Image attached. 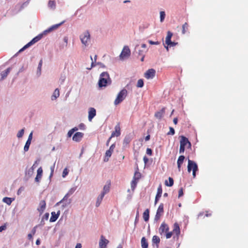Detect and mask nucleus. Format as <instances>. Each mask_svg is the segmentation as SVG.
<instances>
[{
	"label": "nucleus",
	"instance_id": "1",
	"mask_svg": "<svg viewBox=\"0 0 248 248\" xmlns=\"http://www.w3.org/2000/svg\"><path fill=\"white\" fill-rule=\"evenodd\" d=\"M63 23V22L59 24H56L55 25H54L49 28L48 30H46L44 31V33H41L34 37L33 39H32L31 41L30 42H29L27 44H26L25 46H24L21 49H20L18 52H21L24 50L25 49L27 48L32 45L34 44V43H36L38 41H39L43 37L44 34H46L47 32H49L54 29H55L57 28L60 25L62 24Z\"/></svg>",
	"mask_w": 248,
	"mask_h": 248
},
{
	"label": "nucleus",
	"instance_id": "2",
	"mask_svg": "<svg viewBox=\"0 0 248 248\" xmlns=\"http://www.w3.org/2000/svg\"><path fill=\"white\" fill-rule=\"evenodd\" d=\"M111 82L108 74L107 72H103L100 76L98 85L100 88L106 87L108 83Z\"/></svg>",
	"mask_w": 248,
	"mask_h": 248
},
{
	"label": "nucleus",
	"instance_id": "3",
	"mask_svg": "<svg viewBox=\"0 0 248 248\" xmlns=\"http://www.w3.org/2000/svg\"><path fill=\"white\" fill-rule=\"evenodd\" d=\"M127 95V91L126 89H122L118 94L117 96L114 100V103L115 105H117L121 103L126 97Z\"/></svg>",
	"mask_w": 248,
	"mask_h": 248
},
{
	"label": "nucleus",
	"instance_id": "4",
	"mask_svg": "<svg viewBox=\"0 0 248 248\" xmlns=\"http://www.w3.org/2000/svg\"><path fill=\"white\" fill-rule=\"evenodd\" d=\"M186 226V222L185 220L183 222H180V224L175 222L173 224V232H180L181 230L184 232Z\"/></svg>",
	"mask_w": 248,
	"mask_h": 248
},
{
	"label": "nucleus",
	"instance_id": "5",
	"mask_svg": "<svg viewBox=\"0 0 248 248\" xmlns=\"http://www.w3.org/2000/svg\"><path fill=\"white\" fill-rule=\"evenodd\" d=\"M192 170V175L193 178L196 177V172L198 170L197 164L191 160L188 159L187 165V171L190 172Z\"/></svg>",
	"mask_w": 248,
	"mask_h": 248
},
{
	"label": "nucleus",
	"instance_id": "6",
	"mask_svg": "<svg viewBox=\"0 0 248 248\" xmlns=\"http://www.w3.org/2000/svg\"><path fill=\"white\" fill-rule=\"evenodd\" d=\"M80 39L82 43L85 46L88 45L90 40V34L88 31H86L80 36Z\"/></svg>",
	"mask_w": 248,
	"mask_h": 248
},
{
	"label": "nucleus",
	"instance_id": "7",
	"mask_svg": "<svg viewBox=\"0 0 248 248\" xmlns=\"http://www.w3.org/2000/svg\"><path fill=\"white\" fill-rule=\"evenodd\" d=\"M131 54L130 50L128 46H124L123 49V50L120 55L121 59L124 60V59L128 58Z\"/></svg>",
	"mask_w": 248,
	"mask_h": 248
},
{
	"label": "nucleus",
	"instance_id": "8",
	"mask_svg": "<svg viewBox=\"0 0 248 248\" xmlns=\"http://www.w3.org/2000/svg\"><path fill=\"white\" fill-rule=\"evenodd\" d=\"M109 241L103 235H101L99 242V248H107Z\"/></svg>",
	"mask_w": 248,
	"mask_h": 248
},
{
	"label": "nucleus",
	"instance_id": "9",
	"mask_svg": "<svg viewBox=\"0 0 248 248\" xmlns=\"http://www.w3.org/2000/svg\"><path fill=\"white\" fill-rule=\"evenodd\" d=\"M180 145H182L184 147H187L188 148H190L191 144V143L189 141L187 138L186 137L182 136L181 137V140L180 141Z\"/></svg>",
	"mask_w": 248,
	"mask_h": 248
},
{
	"label": "nucleus",
	"instance_id": "10",
	"mask_svg": "<svg viewBox=\"0 0 248 248\" xmlns=\"http://www.w3.org/2000/svg\"><path fill=\"white\" fill-rule=\"evenodd\" d=\"M155 75V71L154 69L148 70L144 74V77L147 79L153 78Z\"/></svg>",
	"mask_w": 248,
	"mask_h": 248
},
{
	"label": "nucleus",
	"instance_id": "11",
	"mask_svg": "<svg viewBox=\"0 0 248 248\" xmlns=\"http://www.w3.org/2000/svg\"><path fill=\"white\" fill-rule=\"evenodd\" d=\"M76 187H72L70 188L67 194L64 196L63 199L60 202L57 203V205H59L60 203L62 202L65 200H66L68 197L76 191Z\"/></svg>",
	"mask_w": 248,
	"mask_h": 248
},
{
	"label": "nucleus",
	"instance_id": "12",
	"mask_svg": "<svg viewBox=\"0 0 248 248\" xmlns=\"http://www.w3.org/2000/svg\"><path fill=\"white\" fill-rule=\"evenodd\" d=\"M121 135V128L120 126V124L118 123L115 126V131H113L111 133V137H114L115 136L118 137Z\"/></svg>",
	"mask_w": 248,
	"mask_h": 248
},
{
	"label": "nucleus",
	"instance_id": "13",
	"mask_svg": "<svg viewBox=\"0 0 248 248\" xmlns=\"http://www.w3.org/2000/svg\"><path fill=\"white\" fill-rule=\"evenodd\" d=\"M164 212V205L163 203H161L157 210L156 214L155 215V218L159 219Z\"/></svg>",
	"mask_w": 248,
	"mask_h": 248
},
{
	"label": "nucleus",
	"instance_id": "14",
	"mask_svg": "<svg viewBox=\"0 0 248 248\" xmlns=\"http://www.w3.org/2000/svg\"><path fill=\"white\" fill-rule=\"evenodd\" d=\"M46 207V203L45 200H42L40 202L39 206L37 208V210L41 213L42 214Z\"/></svg>",
	"mask_w": 248,
	"mask_h": 248
},
{
	"label": "nucleus",
	"instance_id": "15",
	"mask_svg": "<svg viewBox=\"0 0 248 248\" xmlns=\"http://www.w3.org/2000/svg\"><path fill=\"white\" fill-rule=\"evenodd\" d=\"M83 135L84 134L82 132H77L74 135L73 140L76 142H79L82 139Z\"/></svg>",
	"mask_w": 248,
	"mask_h": 248
},
{
	"label": "nucleus",
	"instance_id": "16",
	"mask_svg": "<svg viewBox=\"0 0 248 248\" xmlns=\"http://www.w3.org/2000/svg\"><path fill=\"white\" fill-rule=\"evenodd\" d=\"M43 175V169L42 167H39L37 171V175L35 178V181L36 182H39L41 180Z\"/></svg>",
	"mask_w": 248,
	"mask_h": 248
},
{
	"label": "nucleus",
	"instance_id": "17",
	"mask_svg": "<svg viewBox=\"0 0 248 248\" xmlns=\"http://www.w3.org/2000/svg\"><path fill=\"white\" fill-rule=\"evenodd\" d=\"M60 211L59 210L57 211V213L55 212H51V216L50 218V222H54L58 218L59 216L60 215Z\"/></svg>",
	"mask_w": 248,
	"mask_h": 248
},
{
	"label": "nucleus",
	"instance_id": "18",
	"mask_svg": "<svg viewBox=\"0 0 248 248\" xmlns=\"http://www.w3.org/2000/svg\"><path fill=\"white\" fill-rule=\"evenodd\" d=\"M96 115V110L93 108H91L89 109V115H88V119L90 121H91L93 119V118Z\"/></svg>",
	"mask_w": 248,
	"mask_h": 248
},
{
	"label": "nucleus",
	"instance_id": "19",
	"mask_svg": "<svg viewBox=\"0 0 248 248\" xmlns=\"http://www.w3.org/2000/svg\"><path fill=\"white\" fill-rule=\"evenodd\" d=\"M165 112V108H163L160 111L155 113V116L158 119H161Z\"/></svg>",
	"mask_w": 248,
	"mask_h": 248
},
{
	"label": "nucleus",
	"instance_id": "20",
	"mask_svg": "<svg viewBox=\"0 0 248 248\" xmlns=\"http://www.w3.org/2000/svg\"><path fill=\"white\" fill-rule=\"evenodd\" d=\"M169 228L167 224L165 223H163L161 224L159 231L161 232H169Z\"/></svg>",
	"mask_w": 248,
	"mask_h": 248
},
{
	"label": "nucleus",
	"instance_id": "21",
	"mask_svg": "<svg viewBox=\"0 0 248 248\" xmlns=\"http://www.w3.org/2000/svg\"><path fill=\"white\" fill-rule=\"evenodd\" d=\"M184 159L185 156L184 155H180L177 160V166L179 171H181V165L183 164Z\"/></svg>",
	"mask_w": 248,
	"mask_h": 248
},
{
	"label": "nucleus",
	"instance_id": "22",
	"mask_svg": "<svg viewBox=\"0 0 248 248\" xmlns=\"http://www.w3.org/2000/svg\"><path fill=\"white\" fill-rule=\"evenodd\" d=\"M114 151L111 150V149L109 148L105 153V157L104 158V161L107 162L108 160L109 157H110Z\"/></svg>",
	"mask_w": 248,
	"mask_h": 248
},
{
	"label": "nucleus",
	"instance_id": "23",
	"mask_svg": "<svg viewBox=\"0 0 248 248\" xmlns=\"http://www.w3.org/2000/svg\"><path fill=\"white\" fill-rule=\"evenodd\" d=\"M143 218L145 221H148L149 219V210L146 209L143 213Z\"/></svg>",
	"mask_w": 248,
	"mask_h": 248
},
{
	"label": "nucleus",
	"instance_id": "24",
	"mask_svg": "<svg viewBox=\"0 0 248 248\" xmlns=\"http://www.w3.org/2000/svg\"><path fill=\"white\" fill-rule=\"evenodd\" d=\"M172 36V33L170 31H168L167 32V35L166 36V41H165L166 44L170 43V42L171 41V38Z\"/></svg>",
	"mask_w": 248,
	"mask_h": 248
},
{
	"label": "nucleus",
	"instance_id": "25",
	"mask_svg": "<svg viewBox=\"0 0 248 248\" xmlns=\"http://www.w3.org/2000/svg\"><path fill=\"white\" fill-rule=\"evenodd\" d=\"M188 27H189V25L187 22L185 23L182 25V34H184L188 31Z\"/></svg>",
	"mask_w": 248,
	"mask_h": 248
},
{
	"label": "nucleus",
	"instance_id": "26",
	"mask_svg": "<svg viewBox=\"0 0 248 248\" xmlns=\"http://www.w3.org/2000/svg\"><path fill=\"white\" fill-rule=\"evenodd\" d=\"M60 95L59 90L58 89H56L52 95L51 99L52 100H55L57 98H58Z\"/></svg>",
	"mask_w": 248,
	"mask_h": 248
},
{
	"label": "nucleus",
	"instance_id": "27",
	"mask_svg": "<svg viewBox=\"0 0 248 248\" xmlns=\"http://www.w3.org/2000/svg\"><path fill=\"white\" fill-rule=\"evenodd\" d=\"M10 71L11 68H8L5 71L2 72L1 74V79H3L4 78H5Z\"/></svg>",
	"mask_w": 248,
	"mask_h": 248
},
{
	"label": "nucleus",
	"instance_id": "28",
	"mask_svg": "<svg viewBox=\"0 0 248 248\" xmlns=\"http://www.w3.org/2000/svg\"><path fill=\"white\" fill-rule=\"evenodd\" d=\"M104 197V194L102 193L98 197L96 202V207H98L100 205Z\"/></svg>",
	"mask_w": 248,
	"mask_h": 248
},
{
	"label": "nucleus",
	"instance_id": "29",
	"mask_svg": "<svg viewBox=\"0 0 248 248\" xmlns=\"http://www.w3.org/2000/svg\"><path fill=\"white\" fill-rule=\"evenodd\" d=\"M142 248H148V244L145 237H142L141 240Z\"/></svg>",
	"mask_w": 248,
	"mask_h": 248
},
{
	"label": "nucleus",
	"instance_id": "30",
	"mask_svg": "<svg viewBox=\"0 0 248 248\" xmlns=\"http://www.w3.org/2000/svg\"><path fill=\"white\" fill-rule=\"evenodd\" d=\"M110 183H109L104 186L103 187V191L101 193L102 194H104V195L109 192L110 189Z\"/></svg>",
	"mask_w": 248,
	"mask_h": 248
},
{
	"label": "nucleus",
	"instance_id": "31",
	"mask_svg": "<svg viewBox=\"0 0 248 248\" xmlns=\"http://www.w3.org/2000/svg\"><path fill=\"white\" fill-rule=\"evenodd\" d=\"M2 201L4 202H5L8 205H10L13 202V199L9 197H5L3 199Z\"/></svg>",
	"mask_w": 248,
	"mask_h": 248
},
{
	"label": "nucleus",
	"instance_id": "32",
	"mask_svg": "<svg viewBox=\"0 0 248 248\" xmlns=\"http://www.w3.org/2000/svg\"><path fill=\"white\" fill-rule=\"evenodd\" d=\"M162 193V188L161 185H160L157 188V191L156 196L161 197Z\"/></svg>",
	"mask_w": 248,
	"mask_h": 248
},
{
	"label": "nucleus",
	"instance_id": "33",
	"mask_svg": "<svg viewBox=\"0 0 248 248\" xmlns=\"http://www.w3.org/2000/svg\"><path fill=\"white\" fill-rule=\"evenodd\" d=\"M140 177L141 174L140 172H139L138 171H136L134 173V175L133 179L138 181L140 179Z\"/></svg>",
	"mask_w": 248,
	"mask_h": 248
},
{
	"label": "nucleus",
	"instance_id": "34",
	"mask_svg": "<svg viewBox=\"0 0 248 248\" xmlns=\"http://www.w3.org/2000/svg\"><path fill=\"white\" fill-rule=\"evenodd\" d=\"M152 242L153 244H156L157 247V245L160 242V238L158 236L155 235L153 237Z\"/></svg>",
	"mask_w": 248,
	"mask_h": 248
},
{
	"label": "nucleus",
	"instance_id": "35",
	"mask_svg": "<svg viewBox=\"0 0 248 248\" xmlns=\"http://www.w3.org/2000/svg\"><path fill=\"white\" fill-rule=\"evenodd\" d=\"M169 183H168V181L166 180L165 181V185L166 186H173V180L172 178L171 177H169Z\"/></svg>",
	"mask_w": 248,
	"mask_h": 248
},
{
	"label": "nucleus",
	"instance_id": "36",
	"mask_svg": "<svg viewBox=\"0 0 248 248\" xmlns=\"http://www.w3.org/2000/svg\"><path fill=\"white\" fill-rule=\"evenodd\" d=\"M138 181L134 180L133 179L132 181L131 182V187L132 190H134L137 184Z\"/></svg>",
	"mask_w": 248,
	"mask_h": 248
},
{
	"label": "nucleus",
	"instance_id": "37",
	"mask_svg": "<svg viewBox=\"0 0 248 248\" xmlns=\"http://www.w3.org/2000/svg\"><path fill=\"white\" fill-rule=\"evenodd\" d=\"M144 85L143 80L142 79H139L137 82V87L141 88Z\"/></svg>",
	"mask_w": 248,
	"mask_h": 248
},
{
	"label": "nucleus",
	"instance_id": "38",
	"mask_svg": "<svg viewBox=\"0 0 248 248\" xmlns=\"http://www.w3.org/2000/svg\"><path fill=\"white\" fill-rule=\"evenodd\" d=\"M31 142L29 141H26V144L24 146V150L25 152H27L29 150V147L30 146Z\"/></svg>",
	"mask_w": 248,
	"mask_h": 248
},
{
	"label": "nucleus",
	"instance_id": "39",
	"mask_svg": "<svg viewBox=\"0 0 248 248\" xmlns=\"http://www.w3.org/2000/svg\"><path fill=\"white\" fill-rule=\"evenodd\" d=\"M34 165H33L28 171L27 172V174H28V175L29 176H31L33 173V171H34Z\"/></svg>",
	"mask_w": 248,
	"mask_h": 248
},
{
	"label": "nucleus",
	"instance_id": "40",
	"mask_svg": "<svg viewBox=\"0 0 248 248\" xmlns=\"http://www.w3.org/2000/svg\"><path fill=\"white\" fill-rule=\"evenodd\" d=\"M177 44V43H175L174 42H171V41L170 43H169V44H167L168 45V46H165V47H166V49L167 50H168V49H169L168 46H170H170H176Z\"/></svg>",
	"mask_w": 248,
	"mask_h": 248
},
{
	"label": "nucleus",
	"instance_id": "41",
	"mask_svg": "<svg viewBox=\"0 0 248 248\" xmlns=\"http://www.w3.org/2000/svg\"><path fill=\"white\" fill-rule=\"evenodd\" d=\"M48 6L51 8H54L55 7V2L54 1L50 0L48 2Z\"/></svg>",
	"mask_w": 248,
	"mask_h": 248
},
{
	"label": "nucleus",
	"instance_id": "42",
	"mask_svg": "<svg viewBox=\"0 0 248 248\" xmlns=\"http://www.w3.org/2000/svg\"><path fill=\"white\" fill-rule=\"evenodd\" d=\"M130 141H131V140H130V138L128 137H126L124 138V144L125 145H127L130 143Z\"/></svg>",
	"mask_w": 248,
	"mask_h": 248
},
{
	"label": "nucleus",
	"instance_id": "43",
	"mask_svg": "<svg viewBox=\"0 0 248 248\" xmlns=\"http://www.w3.org/2000/svg\"><path fill=\"white\" fill-rule=\"evenodd\" d=\"M170 131L169 132H168L167 135H173L175 134V130L172 127H170L169 128Z\"/></svg>",
	"mask_w": 248,
	"mask_h": 248
},
{
	"label": "nucleus",
	"instance_id": "44",
	"mask_svg": "<svg viewBox=\"0 0 248 248\" xmlns=\"http://www.w3.org/2000/svg\"><path fill=\"white\" fill-rule=\"evenodd\" d=\"M160 21L162 22L164 20L165 16V12H164V11L160 12Z\"/></svg>",
	"mask_w": 248,
	"mask_h": 248
},
{
	"label": "nucleus",
	"instance_id": "45",
	"mask_svg": "<svg viewBox=\"0 0 248 248\" xmlns=\"http://www.w3.org/2000/svg\"><path fill=\"white\" fill-rule=\"evenodd\" d=\"M24 133V130L23 129H22L18 132V133L17 134V137L18 138H21L23 136Z\"/></svg>",
	"mask_w": 248,
	"mask_h": 248
},
{
	"label": "nucleus",
	"instance_id": "46",
	"mask_svg": "<svg viewBox=\"0 0 248 248\" xmlns=\"http://www.w3.org/2000/svg\"><path fill=\"white\" fill-rule=\"evenodd\" d=\"M184 194L183 193V188H181L178 191V198H180L182 197Z\"/></svg>",
	"mask_w": 248,
	"mask_h": 248
},
{
	"label": "nucleus",
	"instance_id": "47",
	"mask_svg": "<svg viewBox=\"0 0 248 248\" xmlns=\"http://www.w3.org/2000/svg\"><path fill=\"white\" fill-rule=\"evenodd\" d=\"M68 173V171L66 168L64 169L62 172V177H65Z\"/></svg>",
	"mask_w": 248,
	"mask_h": 248
},
{
	"label": "nucleus",
	"instance_id": "48",
	"mask_svg": "<svg viewBox=\"0 0 248 248\" xmlns=\"http://www.w3.org/2000/svg\"><path fill=\"white\" fill-rule=\"evenodd\" d=\"M148 42H149V43L150 45H159L160 44L159 42H158V41L154 42V41H153L152 40H149Z\"/></svg>",
	"mask_w": 248,
	"mask_h": 248
},
{
	"label": "nucleus",
	"instance_id": "49",
	"mask_svg": "<svg viewBox=\"0 0 248 248\" xmlns=\"http://www.w3.org/2000/svg\"><path fill=\"white\" fill-rule=\"evenodd\" d=\"M146 154L149 155H152V150L150 148H148L146 150Z\"/></svg>",
	"mask_w": 248,
	"mask_h": 248
},
{
	"label": "nucleus",
	"instance_id": "50",
	"mask_svg": "<svg viewBox=\"0 0 248 248\" xmlns=\"http://www.w3.org/2000/svg\"><path fill=\"white\" fill-rule=\"evenodd\" d=\"M185 147H184L183 146H182V145H180V150H179L180 153H183L185 152Z\"/></svg>",
	"mask_w": 248,
	"mask_h": 248
},
{
	"label": "nucleus",
	"instance_id": "51",
	"mask_svg": "<svg viewBox=\"0 0 248 248\" xmlns=\"http://www.w3.org/2000/svg\"><path fill=\"white\" fill-rule=\"evenodd\" d=\"M96 57H97V56L95 55L94 56V62H92V64H91V67L90 68H88V69H91L92 68V67L95 66V64H94V62H96Z\"/></svg>",
	"mask_w": 248,
	"mask_h": 248
},
{
	"label": "nucleus",
	"instance_id": "52",
	"mask_svg": "<svg viewBox=\"0 0 248 248\" xmlns=\"http://www.w3.org/2000/svg\"><path fill=\"white\" fill-rule=\"evenodd\" d=\"M42 63H43V61L42 60H41L40 62H39V63L38 66V69L40 71H41V67H42Z\"/></svg>",
	"mask_w": 248,
	"mask_h": 248
},
{
	"label": "nucleus",
	"instance_id": "53",
	"mask_svg": "<svg viewBox=\"0 0 248 248\" xmlns=\"http://www.w3.org/2000/svg\"><path fill=\"white\" fill-rule=\"evenodd\" d=\"M73 133H74V132L71 129L68 131V132L67 133V135L69 137H71V136L73 134Z\"/></svg>",
	"mask_w": 248,
	"mask_h": 248
},
{
	"label": "nucleus",
	"instance_id": "54",
	"mask_svg": "<svg viewBox=\"0 0 248 248\" xmlns=\"http://www.w3.org/2000/svg\"><path fill=\"white\" fill-rule=\"evenodd\" d=\"M32 132H31V133H30V134L29 135V137H28V139L27 141H29H29H31V140H32Z\"/></svg>",
	"mask_w": 248,
	"mask_h": 248
},
{
	"label": "nucleus",
	"instance_id": "55",
	"mask_svg": "<svg viewBox=\"0 0 248 248\" xmlns=\"http://www.w3.org/2000/svg\"><path fill=\"white\" fill-rule=\"evenodd\" d=\"M6 229V226L3 225L0 227V232L5 230Z\"/></svg>",
	"mask_w": 248,
	"mask_h": 248
},
{
	"label": "nucleus",
	"instance_id": "56",
	"mask_svg": "<svg viewBox=\"0 0 248 248\" xmlns=\"http://www.w3.org/2000/svg\"><path fill=\"white\" fill-rule=\"evenodd\" d=\"M172 233H166V237L167 238H170L172 236Z\"/></svg>",
	"mask_w": 248,
	"mask_h": 248
},
{
	"label": "nucleus",
	"instance_id": "57",
	"mask_svg": "<svg viewBox=\"0 0 248 248\" xmlns=\"http://www.w3.org/2000/svg\"><path fill=\"white\" fill-rule=\"evenodd\" d=\"M115 147V144L114 143H113L110 146L109 148L111 149V150L114 151Z\"/></svg>",
	"mask_w": 248,
	"mask_h": 248
},
{
	"label": "nucleus",
	"instance_id": "58",
	"mask_svg": "<svg viewBox=\"0 0 248 248\" xmlns=\"http://www.w3.org/2000/svg\"><path fill=\"white\" fill-rule=\"evenodd\" d=\"M160 197H157L155 196V204H156L157 203V202H158L159 199Z\"/></svg>",
	"mask_w": 248,
	"mask_h": 248
},
{
	"label": "nucleus",
	"instance_id": "59",
	"mask_svg": "<svg viewBox=\"0 0 248 248\" xmlns=\"http://www.w3.org/2000/svg\"><path fill=\"white\" fill-rule=\"evenodd\" d=\"M205 216L208 217L211 216V213H209L208 211H206V214H205Z\"/></svg>",
	"mask_w": 248,
	"mask_h": 248
},
{
	"label": "nucleus",
	"instance_id": "60",
	"mask_svg": "<svg viewBox=\"0 0 248 248\" xmlns=\"http://www.w3.org/2000/svg\"><path fill=\"white\" fill-rule=\"evenodd\" d=\"M112 138V137H111V136H110V138L108 139V140H107V143H106V145H107V146H108V145H109V142H110V140H111V138Z\"/></svg>",
	"mask_w": 248,
	"mask_h": 248
},
{
	"label": "nucleus",
	"instance_id": "61",
	"mask_svg": "<svg viewBox=\"0 0 248 248\" xmlns=\"http://www.w3.org/2000/svg\"><path fill=\"white\" fill-rule=\"evenodd\" d=\"M81 244H80V243H78L76 246V247L75 248H81Z\"/></svg>",
	"mask_w": 248,
	"mask_h": 248
},
{
	"label": "nucleus",
	"instance_id": "62",
	"mask_svg": "<svg viewBox=\"0 0 248 248\" xmlns=\"http://www.w3.org/2000/svg\"><path fill=\"white\" fill-rule=\"evenodd\" d=\"M79 127L80 129H84L85 125L83 124H80L79 125Z\"/></svg>",
	"mask_w": 248,
	"mask_h": 248
},
{
	"label": "nucleus",
	"instance_id": "63",
	"mask_svg": "<svg viewBox=\"0 0 248 248\" xmlns=\"http://www.w3.org/2000/svg\"><path fill=\"white\" fill-rule=\"evenodd\" d=\"M173 123L175 124H177V122H178V119L177 118H174L173 119Z\"/></svg>",
	"mask_w": 248,
	"mask_h": 248
},
{
	"label": "nucleus",
	"instance_id": "64",
	"mask_svg": "<svg viewBox=\"0 0 248 248\" xmlns=\"http://www.w3.org/2000/svg\"><path fill=\"white\" fill-rule=\"evenodd\" d=\"M143 160L145 163H146L148 161V159L146 156L143 157Z\"/></svg>",
	"mask_w": 248,
	"mask_h": 248
}]
</instances>
